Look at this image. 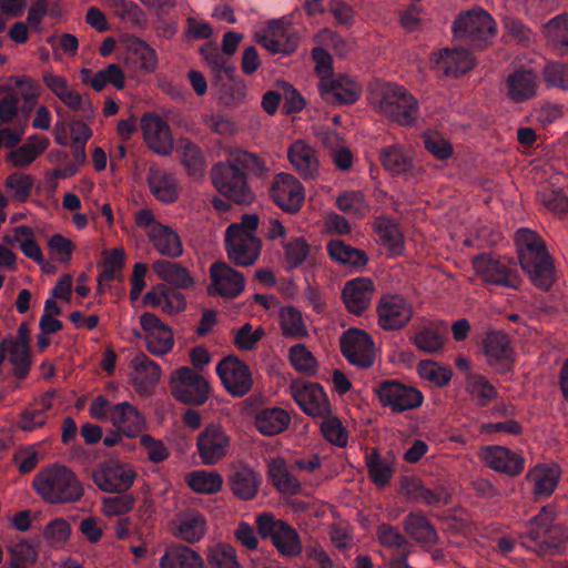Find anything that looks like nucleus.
I'll list each match as a JSON object with an SVG mask.
<instances>
[{
    "instance_id": "23",
    "label": "nucleus",
    "mask_w": 568,
    "mask_h": 568,
    "mask_svg": "<svg viewBox=\"0 0 568 568\" xmlns=\"http://www.w3.org/2000/svg\"><path fill=\"white\" fill-rule=\"evenodd\" d=\"M479 456L486 466L508 476H517L524 469V458L504 446H486Z\"/></svg>"
},
{
    "instance_id": "40",
    "label": "nucleus",
    "mask_w": 568,
    "mask_h": 568,
    "mask_svg": "<svg viewBox=\"0 0 568 568\" xmlns=\"http://www.w3.org/2000/svg\"><path fill=\"white\" fill-rule=\"evenodd\" d=\"M318 88L323 98L331 103H353L355 101V84L351 80H321Z\"/></svg>"
},
{
    "instance_id": "61",
    "label": "nucleus",
    "mask_w": 568,
    "mask_h": 568,
    "mask_svg": "<svg viewBox=\"0 0 568 568\" xmlns=\"http://www.w3.org/2000/svg\"><path fill=\"white\" fill-rule=\"evenodd\" d=\"M33 179L29 174L14 172L6 179V187L12 191L13 200L26 202L31 194Z\"/></svg>"
},
{
    "instance_id": "43",
    "label": "nucleus",
    "mask_w": 568,
    "mask_h": 568,
    "mask_svg": "<svg viewBox=\"0 0 568 568\" xmlns=\"http://www.w3.org/2000/svg\"><path fill=\"white\" fill-rule=\"evenodd\" d=\"M272 484L280 493L295 495L301 490L298 479L287 469L283 459H273L268 465Z\"/></svg>"
},
{
    "instance_id": "18",
    "label": "nucleus",
    "mask_w": 568,
    "mask_h": 568,
    "mask_svg": "<svg viewBox=\"0 0 568 568\" xmlns=\"http://www.w3.org/2000/svg\"><path fill=\"white\" fill-rule=\"evenodd\" d=\"M141 130L146 145L156 154L169 155L174 140L169 124L155 113H146L141 119Z\"/></svg>"
},
{
    "instance_id": "35",
    "label": "nucleus",
    "mask_w": 568,
    "mask_h": 568,
    "mask_svg": "<svg viewBox=\"0 0 568 568\" xmlns=\"http://www.w3.org/2000/svg\"><path fill=\"white\" fill-rule=\"evenodd\" d=\"M560 469L556 464H540L530 469L527 479L534 485V494L537 496L551 495L559 481Z\"/></svg>"
},
{
    "instance_id": "57",
    "label": "nucleus",
    "mask_w": 568,
    "mask_h": 568,
    "mask_svg": "<svg viewBox=\"0 0 568 568\" xmlns=\"http://www.w3.org/2000/svg\"><path fill=\"white\" fill-rule=\"evenodd\" d=\"M124 264V250L113 248L110 252L104 253L102 263V272L100 275V282H112L120 278V272Z\"/></svg>"
},
{
    "instance_id": "64",
    "label": "nucleus",
    "mask_w": 568,
    "mask_h": 568,
    "mask_svg": "<svg viewBox=\"0 0 568 568\" xmlns=\"http://www.w3.org/2000/svg\"><path fill=\"white\" fill-rule=\"evenodd\" d=\"M545 82L561 90H568V64L549 62L544 69Z\"/></svg>"
},
{
    "instance_id": "50",
    "label": "nucleus",
    "mask_w": 568,
    "mask_h": 568,
    "mask_svg": "<svg viewBox=\"0 0 568 568\" xmlns=\"http://www.w3.org/2000/svg\"><path fill=\"white\" fill-rule=\"evenodd\" d=\"M201 54L217 79H221L222 75L230 77L235 70L232 63L223 57L219 48L212 43L204 44L201 48Z\"/></svg>"
},
{
    "instance_id": "51",
    "label": "nucleus",
    "mask_w": 568,
    "mask_h": 568,
    "mask_svg": "<svg viewBox=\"0 0 568 568\" xmlns=\"http://www.w3.org/2000/svg\"><path fill=\"white\" fill-rule=\"evenodd\" d=\"M14 87L8 89L18 93V101L20 98L23 99L22 111L29 113L36 105L39 97V85L28 77H16L13 78Z\"/></svg>"
},
{
    "instance_id": "63",
    "label": "nucleus",
    "mask_w": 568,
    "mask_h": 568,
    "mask_svg": "<svg viewBox=\"0 0 568 568\" xmlns=\"http://www.w3.org/2000/svg\"><path fill=\"white\" fill-rule=\"evenodd\" d=\"M466 389L470 397L481 405L486 404L496 395L494 386L479 375H470L467 378Z\"/></svg>"
},
{
    "instance_id": "36",
    "label": "nucleus",
    "mask_w": 568,
    "mask_h": 568,
    "mask_svg": "<svg viewBox=\"0 0 568 568\" xmlns=\"http://www.w3.org/2000/svg\"><path fill=\"white\" fill-rule=\"evenodd\" d=\"M385 170L393 174H406L413 170V153L399 144L384 148L379 154Z\"/></svg>"
},
{
    "instance_id": "45",
    "label": "nucleus",
    "mask_w": 568,
    "mask_h": 568,
    "mask_svg": "<svg viewBox=\"0 0 568 568\" xmlns=\"http://www.w3.org/2000/svg\"><path fill=\"white\" fill-rule=\"evenodd\" d=\"M186 483L199 494H215L223 486L222 476L215 470H195L186 476Z\"/></svg>"
},
{
    "instance_id": "56",
    "label": "nucleus",
    "mask_w": 568,
    "mask_h": 568,
    "mask_svg": "<svg viewBox=\"0 0 568 568\" xmlns=\"http://www.w3.org/2000/svg\"><path fill=\"white\" fill-rule=\"evenodd\" d=\"M207 568H242V566L236 560L233 547L224 544L210 549Z\"/></svg>"
},
{
    "instance_id": "44",
    "label": "nucleus",
    "mask_w": 568,
    "mask_h": 568,
    "mask_svg": "<svg viewBox=\"0 0 568 568\" xmlns=\"http://www.w3.org/2000/svg\"><path fill=\"white\" fill-rule=\"evenodd\" d=\"M182 163L192 176L204 175L206 162L201 149L189 139H181L179 145Z\"/></svg>"
},
{
    "instance_id": "42",
    "label": "nucleus",
    "mask_w": 568,
    "mask_h": 568,
    "mask_svg": "<svg viewBox=\"0 0 568 568\" xmlns=\"http://www.w3.org/2000/svg\"><path fill=\"white\" fill-rule=\"evenodd\" d=\"M49 145L47 138L31 136L28 142L8 154V160L16 168L30 165Z\"/></svg>"
},
{
    "instance_id": "32",
    "label": "nucleus",
    "mask_w": 568,
    "mask_h": 568,
    "mask_svg": "<svg viewBox=\"0 0 568 568\" xmlns=\"http://www.w3.org/2000/svg\"><path fill=\"white\" fill-rule=\"evenodd\" d=\"M541 33L549 47L559 54H568V13L558 14L541 26Z\"/></svg>"
},
{
    "instance_id": "11",
    "label": "nucleus",
    "mask_w": 568,
    "mask_h": 568,
    "mask_svg": "<svg viewBox=\"0 0 568 568\" xmlns=\"http://www.w3.org/2000/svg\"><path fill=\"white\" fill-rule=\"evenodd\" d=\"M196 448L202 464L216 465L229 454L231 437L222 426L210 424L199 433Z\"/></svg>"
},
{
    "instance_id": "17",
    "label": "nucleus",
    "mask_w": 568,
    "mask_h": 568,
    "mask_svg": "<svg viewBox=\"0 0 568 568\" xmlns=\"http://www.w3.org/2000/svg\"><path fill=\"white\" fill-rule=\"evenodd\" d=\"M140 324L145 332L146 349L154 356H163L172 351L174 346L173 332L152 313H143Z\"/></svg>"
},
{
    "instance_id": "5",
    "label": "nucleus",
    "mask_w": 568,
    "mask_h": 568,
    "mask_svg": "<svg viewBox=\"0 0 568 568\" xmlns=\"http://www.w3.org/2000/svg\"><path fill=\"white\" fill-rule=\"evenodd\" d=\"M214 187L236 204L248 205L255 195L247 184L246 174L233 162H217L211 169Z\"/></svg>"
},
{
    "instance_id": "62",
    "label": "nucleus",
    "mask_w": 568,
    "mask_h": 568,
    "mask_svg": "<svg viewBox=\"0 0 568 568\" xmlns=\"http://www.w3.org/2000/svg\"><path fill=\"white\" fill-rule=\"evenodd\" d=\"M135 498L132 494H120L102 499V511L106 517L122 516L134 507Z\"/></svg>"
},
{
    "instance_id": "10",
    "label": "nucleus",
    "mask_w": 568,
    "mask_h": 568,
    "mask_svg": "<svg viewBox=\"0 0 568 568\" xmlns=\"http://www.w3.org/2000/svg\"><path fill=\"white\" fill-rule=\"evenodd\" d=\"M290 389L296 404L308 416L325 418L331 415V403L318 383L294 381Z\"/></svg>"
},
{
    "instance_id": "37",
    "label": "nucleus",
    "mask_w": 568,
    "mask_h": 568,
    "mask_svg": "<svg viewBox=\"0 0 568 568\" xmlns=\"http://www.w3.org/2000/svg\"><path fill=\"white\" fill-rule=\"evenodd\" d=\"M148 181L151 192L158 200L165 203H173L178 200V184L172 174L161 169L151 168Z\"/></svg>"
},
{
    "instance_id": "13",
    "label": "nucleus",
    "mask_w": 568,
    "mask_h": 568,
    "mask_svg": "<svg viewBox=\"0 0 568 568\" xmlns=\"http://www.w3.org/2000/svg\"><path fill=\"white\" fill-rule=\"evenodd\" d=\"M209 272L211 282L207 286V293L211 296L232 300L237 297L245 288L244 275L225 262H214Z\"/></svg>"
},
{
    "instance_id": "31",
    "label": "nucleus",
    "mask_w": 568,
    "mask_h": 568,
    "mask_svg": "<svg viewBox=\"0 0 568 568\" xmlns=\"http://www.w3.org/2000/svg\"><path fill=\"white\" fill-rule=\"evenodd\" d=\"M232 493L243 500L253 499L258 490L260 478L256 471L245 465L234 467L229 479Z\"/></svg>"
},
{
    "instance_id": "39",
    "label": "nucleus",
    "mask_w": 568,
    "mask_h": 568,
    "mask_svg": "<svg viewBox=\"0 0 568 568\" xmlns=\"http://www.w3.org/2000/svg\"><path fill=\"white\" fill-rule=\"evenodd\" d=\"M291 422L286 410L280 407L262 409L255 416V426L265 436H273L284 432Z\"/></svg>"
},
{
    "instance_id": "19",
    "label": "nucleus",
    "mask_w": 568,
    "mask_h": 568,
    "mask_svg": "<svg viewBox=\"0 0 568 568\" xmlns=\"http://www.w3.org/2000/svg\"><path fill=\"white\" fill-rule=\"evenodd\" d=\"M475 274L485 283L517 287L518 276L511 272L505 261H500L490 255H480L473 263Z\"/></svg>"
},
{
    "instance_id": "16",
    "label": "nucleus",
    "mask_w": 568,
    "mask_h": 568,
    "mask_svg": "<svg viewBox=\"0 0 568 568\" xmlns=\"http://www.w3.org/2000/svg\"><path fill=\"white\" fill-rule=\"evenodd\" d=\"M379 400L395 412L414 409L423 404V394L397 382H385L375 389Z\"/></svg>"
},
{
    "instance_id": "49",
    "label": "nucleus",
    "mask_w": 568,
    "mask_h": 568,
    "mask_svg": "<svg viewBox=\"0 0 568 568\" xmlns=\"http://www.w3.org/2000/svg\"><path fill=\"white\" fill-rule=\"evenodd\" d=\"M14 241L20 244L22 253L32 258L38 264L44 263V257L41 247L34 241V234L31 227L21 225L14 229Z\"/></svg>"
},
{
    "instance_id": "1",
    "label": "nucleus",
    "mask_w": 568,
    "mask_h": 568,
    "mask_svg": "<svg viewBox=\"0 0 568 568\" xmlns=\"http://www.w3.org/2000/svg\"><path fill=\"white\" fill-rule=\"evenodd\" d=\"M32 488L51 505L75 503L84 494L74 471L60 464H52L39 470L33 477Z\"/></svg>"
},
{
    "instance_id": "27",
    "label": "nucleus",
    "mask_w": 568,
    "mask_h": 568,
    "mask_svg": "<svg viewBox=\"0 0 568 568\" xmlns=\"http://www.w3.org/2000/svg\"><path fill=\"white\" fill-rule=\"evenodd\" d=\"M538 85V75L534 71L516 70L507 77L505 91L513 102L520 103L535 97Z\"/></svg>"
},
{
    "instance_id": "26",
    "label": "nucleus",
    "mask_w": 568,
    "mask_h": 568,
    "mask_svg": "<svg viewBox=\"0 0 568 568\" xmlns=\"http://www.w3.org/2000/svg\"><path fill=\"white\" fill-rule=\"evenodd\" d=\"M287 156L293 168L303 179L313 180L318 175L317 152L304 140L294 141L287 150Z\"/></svg>"
},
{
    "instance_id": "8",
    "label": "nucleus",
    "mask_w": 568,
    "mask_h": 568,
    "mask_svg": "<svg viewBox=\"0 0 568 568\" xmlns=\"http://www.w3.org/2000/svg\"><path fill=\"white\" fill-rule=\"evenodd\" d=\"M453 32L457 39L487 42L496 33V23L487 11L480 8H473L460 12L456 17L453 23Z\"/></svg>"
},
{
    "instance_id": "28",
    "label": "nucleus",
    "mask_w": 568,
    "mask_h": 568,
    "mask_svg": "<svg viewBox=\"0 0 568 568\" xmlns=\"http://www.w3.org/2000/svg\"><path fill=\"white\" fill-rule=\"evenodd\" d=\"M143 303L151 307H160L163 313L178 314L185 310V296L178 290L165 284L154 286L143 296Z\"/></svg>"
},
{
    "instance_id": "14",
    "label": "nucleus",
    "mask_w": 568,
    "mask_h": 568,
    "mask_svg": "<svg viewBox=\"0 0 568 568\" xmlns=\"http://www.w3.org/2000/svg\"><path fill=\"white\" fill-rule=\"evenodd\" d=\"M270 195L277 206L290 214L297 213L305 200L302 183L288 173H278L274 176Z\"/></svg>"
},
{
    "instance_id": "34",
    "label": "nucleus",
    "mask_w": 568,
    "mask_h": 568,
    "mask_svg": "<svg viewBox=\"0 0 568 568\" xmlns=\"http://www.w3.org/2000/svg\"><path fill=\"white\" fill-rule=\"evenodd\" d=\"M204 561L193 549L183 545H172L160 558V568H203Z\"/></svg>"
},
{
    "instance_id": "12",
    "label": "nucleus",
    "mask_w": 568,
    "mask_h": 568,
    "mask_svg": "<svg viewBox=\"0 0 568 568\" xmlns=\"http://www.w3.org/2000/svg\"><path fill=\"white\" fill-rule=\"evenodd\" d=\"M555 518V507H544L528 523V537L537 545L545 546H556L558 542L568 540V529L560 524H556Z\"/></svg>"
},
{
    "instance_id": "7",
    "label": "nucleus",
    "mask_w": 568,
    "mask_h": 568,
    "mask_svg": "<svg viewBox=\"0 0 568 568\" xmlns=\"http://www.w3.org/2000/svg\"><path fill=\"white\" fill-rule=\"evenodd\" d=\"M256 525L258 534L270 538L283 556L295 557L302 552L298 534L288 524L276 520L271 514H263L257 517Z\"/></svg>"
},
{
    "instance_id": "24",
    "label": "nucleus",
    "mask_w": 568,
    "mask_h": 568,
    "mask_svg": "<svg viewBox=\"0 0 568 568\" xmlns=\"http://www.w3.org/2000/svg\"><path fill=\"white\" fill-rule=\"evenodd\" d=\"M483 353L489 366L498 372L507 371L514 362V353L508 337L500 332L487 334Z\"/></svg>"
},
{
    "instance_id": "59",
    "label": "nucleus",
    "mask_w": 568,
    "mask_h": 568,
    "mask_svg": "<svg viewBox=\"0 0 568 568\" xmlns=\"http://www.w3.org/2000/svg\"><path fill=\"white\" fill-rule=\"evenodd\" d=\"M231 162L240 170H246L255 175H262L267 171L265 161L255 153L239 150L231 154Z\"/></svg>"
},
{
    "instance_id": "46",
    "label": "nucleus",
    "mask_w": 568,
    "mask_h": 568,
    "mask_svg": "<svg viewBox=\"0 0 568 568\" xmlns=\"http://www.w3.org/2000/svg\"><path fill=\"white\" fill-rule=\"evenodd\" d=\"M282 334L291 338H304L308 335L302 313L293 307H283L280 312Z\"/></svg>"
},
{
    "instance_id": "3",
    "label": "nucleus",
    "mask_w": 568,
    "mask_h": 568,
    "mask_svg": "<svg viewBox=\"0 0 568 568\" xmlns=\"http://www.w3.org/2000/svg\"><path fill=\"white\" fill-rule=\"evenodd\" d=\"M260 217L244 214L239 223H232L225 231V251L227 258L236 266H252L262 251V241L256 236Z\"/></svg>"
},
{
    "instance_id": "15",
    "label": "nucleus",
    "mask_w": 568,
    "mask_h": 568,
    "mask_svg": "<svg viewBox=\"0 0 568 568\" xmlns=\"http://www.w3.org/2000/svg\"><path fill=\"white\" fill-rule=\"evenodd\" d=\"M216 373L224 387L234 396H244L253 386L248 366L236 356H226L216 365Z\"/></svg>"
},
{
    "instance_id": "41",
    "label": "nucleus",
    "mask_w": 568,
    "mask_h": 568,
    "mask_svg": "<svg viewBox=\"0 0 568 568\" xmlns=\"http://www.w3.org/2000/svg\"><path fill=\"white\" fill-rule=\"evenodd\" d=\"M374 230L378 235L381 244L387 248L392 255H397L403 252L404 239L393 221L386 217H378L374 222Z\"/></svg>"
},
{
    "instance_id": "21",
    "label": "nucleus",
    "mask_w": 568,
    "mask_h": 568,
    "mask_svg": "<svg viewBox=\"0 0 568 568\" xmlns=\"http://www.w3.org/2000/svg\"><path fill=\"white\" fill-rule=\"evenodd\" d=\"M130 366L132 368L131 382L138 394L149 396L161 379V367L144 353L136 354Z\"/></svg>"
},
{
    "instance_id": "2",
    "label": "nucleus",
    "mask_w": 568,
    "mask_h": 568,
    "mask_svg": "<svg viewBox=\"0 0 568 568\" xmlns=\"http://www.w3.org/2000/svg\"><path fill=\"white\" fill-rule=\"evenodd\" d=\"M367 100L379 113L402 125H410L418 118L417 101L398 84L375 82L368 89Z\"/></svg>"
},
{
    "instance_id": "20",
    "label": "nucleus",
    "mask_w": 568,
    "mask_h": 568,
    "mask_svg": "<svg viewBox=\"0 0 568 568\" xmlns=\"http://www.w3.org/2000/svg\"><path fill=\"white\" fill-rule=\"evenodd\" d=\"M378 321L385 329H397L405 326L413 317V306L402 296L388 294L381 298Z\"/></svg>"
},
{
    "instance_id": "47",
    "label": "nucleus",
    "mask_w": 568,
    "mask_h": 568,
    "mask_svg": "<svg viewBox=\"0 0 568 568\" xmlns=\"http://www.w3.org/2000/svg\"><path fill=\"white\" fill-rule=\"evenodd\" d=\"M3 344L13 366V375L19 379L26 378L31 366L29 345L20 342H3Z\"/></svg>"
},
{
    "instance_id": "25",
    "label": "nucleus",
    "mask_w": 568,
    "mask_h": 568,
    "mask_svg": "<svg viewBox=\"0 0 568 568\" xmlns=\"http://www.w3.org/2000/svg\"><path fill=\"white\" fill-rule=\"evenodd\" d=\"M109 420L123 435L136 437L145 426L141 413L129 402H122L111 407Z\"/></svg>"
},
{
    "instance_id": "38",
    "label": "nucleus",
    "mask_w": 568,
    "mask_h": 568,
    "mask_svg": "<svg viewBox=\"0 0 568 568\" xmlns=\"http://www.w3.org/2000/svg\"><path fill=\"white\" fill-rule=\"evenodd\" d=\"M82 81L89 83L95 91H102L108 84L121 90L124 88L125 78L119 64L111 63L105 69L91 75L89 69L81 70Z\"/></svg>"
},
{
    "instance_id": "53",
    "label": "nucleus",
    "mask_w": 568,
    "mask_h": 568,
    "mask_svg": "<svg viewBox=\"0 0 568 568\" xmlns=\"http://www.w3.org/2000/svg\"><path fill=\"white\" fill-rule=\"evenodd\" d=\"M10 555L8 568H28L38 560L37 549L26 540L8 548Z\"/></svg>"
},
{
    "instance_id": "55",
    "label": "nucleus",
    "mask_w": 568,
    "mask_h": 568,
    "mask_svg": "<svg viewBox=\"0 0 568 568\" xmlns=\"http://www.w3.org/2000/svg\"><path fill=\"white\" fill-rule=\"evenodd\" d=\"M130 52L140 63V68L145 72H153L158 65V55L153 48L145 41L134 38L129 43Z\"/></svg>"
},
{
    "instance_id": "22",
    "label": "nucleus",
    "mask_w": 568,
    "mask_h": 568,
    "mask_svg": "<svg viewBox=\"0 0 568 568\" xmlns=\"http://www.w3.org/2000/svg\"><path fill=\"white\" fill-rule=\"evenodd\" d=\"M434 70L447 77H458L474 67L473 57L460 49H439L434 51L429 59Z\"/></svg>"
},
{
    "instance_id": "33",
    "label": "nucleus",
    "mask_w": 568,
    "mask_h": 568,
    "mask_svg": "<svg viewBox=\"0 0 568 568\" xmlns=\"http://www.w3.org/2000/svg\"><path fill=\"white\" fill-rule=\"evenodd\" d=\"M152 268L162 281L175 288L187 290L194 285L191 273L180 263L158 260L153 263Z\"/></svg>"
},
{
    "instance_id": "29",
    "label": "nucleus",
    "mask_w": 568,
    "mask_h": 568,
    "mask_svg": "<svg viewBox=\"0 0 568 568\" xmlns=\"http://www.w3.org/2000/svg\"><path fill=\"white\" fill-rule=\"evenodd\" d=\"M148 237L161 255L176 258L183 254L182 241L179 234L169 225L152 224V227L148 231Z\"/></svg>"
},
{
    "instance_id": "58",
    "label": "nucleus",
    "mask_w": 568,
    "mask_h": 568,
    "mask_svg": "<svg viewBox=\"0 0 568 568\" xmlns=\"http://www.w3.org/2000/svg\"><path fill=\"white\" fill-rule=\"evenodd\" d=\"M321 432L331 444L345 447L348 442V433L337 417L327 416L323 418Z\"/></svg>"
},
{
    "instance_id": "60",
    "label": "nucleus",
    "mask_w": 568,
    "mask_h": 568,
    "mask_svg": "<svg viewBox=\"0 0 568 568\" xmlns=\"http://www.w3.org/2000/svg\"><path fill=\"white\" fill-rule=\"evenodd\" d=\"M48 248L51 258L62 264H69L75 250V244L61 234H54L48 240Z\"/></svg>"
},
{
    "instance_id": "54",
    "label": "nucleus",
    "mask_w": 568,
    "mask_h": 568,
    "mask_svg": "<svg viewBox=\"0 0 568 568\" xmlns=\"http://www.w3.org/2000/svg\"><path fill=\"white\" fill-rule=\"evenodd\" d=\"M419 376L435 386L447 385L453 376L452 369L434 361H423L418 365Z\"/></svg>"
},
{
    "instance_id": "48",
    "label": "nucleus",
    "mask_w": 568,
    "mask_h": 568,
    "mask_svg": "<svg viewBox=\"0 0 568 568\" xmlns=\"http://www.w3.org/2000/svg\"><path fill=\"white\" fill-rule=\"evenodd\" d=\"M288 358L295 371L308 376L316 374L318 363L304 344L293 345L288 351Z\"/></svg>"
},
{
    "instance_id": "30",
    "label": "nucleus",
    "mask_w": 568,
    "mask_h": 568,
    "mask_svg": "<svg viewBox=\"0 0 568 568\" xmlns=\"http://www.w3.org/2000/svg\"><path fill=\"white\" fill-rule=\"evenodd\" d=\"M206 520L195 510H187L176 515L173 521V535L186 542L199 541L205 534Z\"/></svg>"
},
{
    "instance_id": "6",
    "label": "nucleus",
    "mask_w": 568,
    "mask_h": 568,
    "mask_svg": "<svg viewBox=\"0 0 568 568\" xmlns=\"http://www.w3.org/2000/svg\"><path fill=\"white\" fill-rule=\"evenodd\" d=\"M173 396L187 405H202L210 397V384L195 369L183 366L176 369L170 382Z\"/></svg>"
},
{
    "instance_id": "4",
    "label": "nucleus",
    "mask_w": 568,
    "mask_h": 568,
    "mask_svg": "<svg viewBox=\"0 0 568 568\" xmlns=\"http://www.w3.org/2000/svg\"><path fill=\"white\" fill-rule=\"evenodd\" d=\"M515 242L521 267L531 282L540 287H549L554 282V266L544 241L535 232L523 229L517 232Z\"/></svg>"
},
{
    "instance_id": "9",
    "label": "nucleus",
    "mask_w": 568,
    "mask_h": 568,
    "mask_svg": "<svg viewBox=\"0 0 568 568\" xmlns=\"http://www.w3.org/2000/svg\"><path fill=\"white\" fill-rule=\"evenodd\" d=\"M136 477L134 469L118 460H106L92 473L93 483L105 493H124L129 490Z\"/></svg>"
},
{
    "instance_id": "52",
    "label": "nucleus",
    "mask_w": 568,
    "mask_h": 568,
    "mask_svg": "<svg viewBox=\"0 0 568 568\" xmlns=\"http://www.w3.org/2000/svg\"><path fill=\"white\" fill-rule=\"evenodd\" d=\"M405 529L414 539L433 544L437 540V535L425 517L416 514L409 515L405 520Z\"/></svg>"
}]
</instances>
